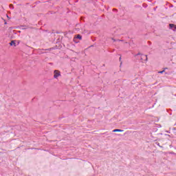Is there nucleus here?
<instances>
[{"instance_id": "f257e3e1", "label": "nucleus", "mask_w": 176, "mask_h": 176, "mask_svg": "<svg viewBox=\"0 0 176 176\" xmlns=\"http://www.w3.org/2000/svg\"><path fill=\"white\" fill-rule=\"evenodd\" d=\"M61 75V74L60 73V72L58 71V70H55L54 72V78H55V79H57V78L58 77V76H60Z\"/></svg>"}, {"instance_id": "f03ea898", "label": "nucleus", "mask_w": 176, "mask_h": 176, "mask_svg": "<svg viewBox=\"0 0 176 176\" xmlns=\"http://www.w3.org/2000/svg\"><path fill=\"white\" fill-rule=\"evenodd\" d=\"M140 58L142 61H148V56L146 55L142 54L140 55Z\"/></svg>"}, {"instance_id": "7ed1b4c3", "label": "nucleus", "mask_w": 176, "mask_h": 176, "mask_svg": "<svg viewBox=\"0 0 176 176\" xmlns=\"http://www.w3.org/2000/svg\"><path fill=\"white\" fill-rule=\"evenodd\" d=\"M122 131H123V130H122V129H114V130H113V133H117V132L122 133Z\"/></svg>"}, {"instance_id": "20e7f679", "label": "nucleus", "mask_w": 176, "mask_h": 176, "mask_svg": "<svg viewBox=\"0 0 176 176\" xmlns=\"http://www.w3.org/2000/svg\"><path fill=\"white\" fill-rule=\"evenodd\" d=\"M10 46H15L16 47V43L14 42V41H12L10 43Z\"/></svg>"}, {"instance_id": "39448f33", "label": "nucleus", "mask_w": 176, "mask_h": 176, "mask_svg": "<svg viewBox=\"0 0 176 176\" xmlns=\"http://www.w3.org/2000/svg\"><path fill=\"white\" fill-rule=\"evenodd\" d=\"M76 38H77V39H82V36H80V34H78L76 36Z\"/></svg>"}, {"instance_id": "423d86ee", "label": "nucleus", "mask_w": 176, "mask_h": 176, "mask_svg": "<svg viewBox=\"0 0 176 176\" xmlns=\"http://www.w3.org/2000/svg\"><path fill=\"white\" fill-rule=\"evenodd\" d=\"M169 27H170V28H174V27H175V25H174V24H170V25H169Z\"/></svg>"}, {"instance_id": "0eeeda50", "label": "nucleus", "mask_w": 176, "mask_h": 176, "mask_svg": "<svg viewBox=\"0 0 176 176\" xmlns=\"http://www.w3.org/2000/svg\"><path fill=\"white\" fill-rule=\"evenodd\" d=\"M164 72V69L161 72H158V74H163Z\"/></svg>"}, {"instance_id": "6e6552de", "label": "nucleus", "mask_w": 176, "mask_h": 176, "mask_svg": "<svg viewBox=\"0 0 176 176\" xmlns=\"http://www.w3.org/2000/svg\"><path fill=\"white\" fill-rule=\"evenodd\" d=\"M10 8H11V9H13V5H10Z\"/></svg>"}, {"instance_id": "1a4fd4ad", "label": "nucleus", "mask_w": 176, "mask_h": 176, "mask_svg": "<svg viewBox=\"0 0 176 176\" xmlns=\"http://www.w3.org/2000/svg\"><path fill=\"white\" fill-rule=\"evenodd\" d=\"M175 30H176V25L174 26Z\"/></svg>"}, {"instance_id": "9d476101", "label": "nucleus", "mask_w": 176, "mask_h": 176, "mask_svg": "<svg viewBox=\"0 0 176 176\" xmlns=\"http://www.w3.org/2000/svg\"><path fill=\"white\" fill-rule=\"evenodd\" d=\"M141 54H138L137 56H140Z\"/></svg>"}]
</instances>
